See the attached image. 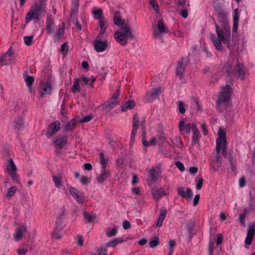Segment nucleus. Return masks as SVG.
Here are the masks:
<instances>
[{
    "mask_svg": "<svg viewBox=\"0 0 255 255\" xmlns=\"http://www.w3.org/2000/svg\"><path fill=\"white\" fill-rule=\"evenodd\" d=\"M219 24L214 22L218 38L213 34L210 35V38L216 49L219 51L223 50L222 42L227 45L228 48L231 46V29L227 17V13L225 12L217 14Z\"/></svg>",
    "mask_w": 255,
    "mask_h": 255,
    "instance_id": "obj_1",
    "label": "nucleus"
},
{
    "mask_svg": "<svg viewBox=\"0 0 255 255\" xmlns=\"http://www.w3.org/2000/svg\"><path fill=\"white\" fill-rule=\"evenodd\" d=\"M46 4L42 1L33 5L25 17L26 23H29L32 20L38 21L41 14L45 11Z\"/></svg>",
    "mask_w": 255,
    "mask_h": 255,
    "instance_id": "obj_2",
    "label": "nucleus"
},
{
    "mask_svg": "<svg viewBox=\"0 0 255 255\" xmlns=\"http://www.w3.org/2000/svg\"><path fill=\"white\" fill-rule=\"evenodd\" d=\"M232 93V89L229 85H226L222 87L218 98L216 101L217 108L220 112H222V106L226 108L231 101V96Z\"/></svg>",
    "mask_w": 255,
    "mask_h": 255,
    "instance_id": "obj_3",
    "label": "nucleus"
},
{
    "mask_svg": "<svg viewBox=\"0 0 255 255\" xmlns=\"http://www.w3.org/2000/svg\"><path fill=\"white\" fill-rule=\"evenodd\" d=\"M114 37L116 40L122 45H125L127 43V39L129 37L131 39L134 38L130 29L128 26L120 27L119 31L115 33Z\"/></svg>",
    "mask_w": 255,
    "mask_h": 255,
    "instance_id": "obj_4",
    "label": "nucleus"
},
{
    "mask_svg": "<svg viewBox=\"0 0 255 255\" xmlns=\"http://www.w3.org/2000/svg\"><path fill=\"white\" fill-rule=\"evenodd\" d=\"M161 167V165L158 164L155 168H152L148 170L147 173H149V179H147V183L149 185H151L152 183L157 182L159 177L162 172Z\"/></svg>",
    "mask_w": 255,
    "mask_h": 255,
    "instance_id": "obj_5",
    "label": "nucleus"
},
{
    "mask_svg": "<svg viewBox=\"0 0 255 255\" xmlns=\"http://www.w3.org/2000/svg\"><path fill=\"white\" fill-rule=\"evenodd\" d=\"M97 19L98 20L99 24L101 28V30L97 36V39H101V35L104 34L107 29V22L103 14V10L101 8H97Z\"/></svg>",
    "mask_w": 255,
    "mask_h": 255,
    "instance_id": "obj_6",
    "label": "nucleus"
},
{
    "mask_svg": "<svg viewBox=\"0 0 255 255\" xmlns=\"http://www.w3.org/2000/svg\"><path fill=\"white\" fill-rule=\"evenodd\" d=\"M120 95V87L116 91L112 97L104 104L102 105L103 108L107 111H110L116 105L119 104L117 101Z\"/></svg>",
    "mask_w": 255,
    "mask_h": 255,
    "instance_id": "obj_7",
    "label": "nucleus"
},
{
    "mask_svg": "<svg viewBox=\"0 0 255 255\" xmlns=\"http://www.w3.org/2000/svg\"><path fill=\"white\" fill-rule=\"evenodd\" d=\"M219 137L216 139V149L218 152L221 150L222 148V143H223L224 150L226 148L227 141L226 139V133L225 131L222 130L221 128L219 129L218 131Z\"/></svg>",
    "mask_w": 255,
    "mask_h": 255,
    "instance_id": "obj_8",
    "label": "nucleus"
},
{
    "mask_svg": "<svg viewBox=\"0 0 255 255\" xmlns=\"http://www.w3.org/2000/svg\"><path fill=\"white\" fill-rule=\"evenodd\" d=\"M68 142V137L67 136L60 134L54 138L53 144L55 148L61 149L67 145Z\"/></svg>",
    "mask_w": 255,
    "mask_h": 255,
    "instance_id": "obj_9",
    "label": "nucleus"
},
{
    "mask_svg": "<svg viewBox=\"0 0 255 255\" xmlns=\"http://www.w3.org/2000/svg\"><path fill=\"white\" fill-rule=\"evenodd\" d=\"M60 126L61 124L58 121H56L50 124L48 127L45 133L47 137L50 138L52 137L60 129Z\"/></svg>",
    "mask_w": 255,
    "mask_h": 255,
    "instance_id": "obj_10",
    "label": "nucleus"
},
{
    "mask_svg": "<svg viewBox=\"0 0 255 255\" xmlns=\"http://www.w3.org/2000/svg\"><path fill=\"white\" fill-rule=\"evenodd\" d=\"M161 93V88H153L148 92L144 97V102L145 103H150L155 98H158V96Z\"/></svg>",
    "mask_w": 255,
    "mask_h": 255,
    "instance_id": "obj_11",
    "label": "nucleus"
},
{
    "mask_svg": "<svg viewBox=\"0 0 255 255\" xmlns=\"http://www.w3.org/2000/svg\"><path fill=\"white\" fill-rule=\"evenodd\" d=\"M139 125V118L138 116L136 114L133 117L132 119V130L131 132L130 135V145L131 146L132 144L135 141V137Z\"/></svg>",
    "mask_w": 255,
    "mask_h": 255,
    "instance_id": "obj_12",
    "label": "nucleus"
},
{
    "mask_svg": "<svg viewBox=\"0 0 255 255\" xmlns=\"http://www.w3.org/2000/svg\"><path fill=\"white\" fill-rule=\"evenodd\" d=\"M246 67L244 65L239 62L238 60L237 63L234 69V72L236 75L240 79L241 81H244L246 78Z\"/></svg>",
    "mask_w": 255,
    "mask_h": 255,
    "instance_id": "obj_13",
    "label": "nucleus"
},
{
    "mask_svg": "<svg viewBox=\"0 0 255 255\" xmlns=\"http://www.w3.org/2000/svg\"><path fill=\"white\" fill-rule=\"evenodd\" d=\"M222 72L229 77L231 82L234 80L232 77H234V70L233 68L232 63L231 61L225 63L222 69Z\"/></svg>",
    "mask_w": 255,
    "mask_h": 255,
    "instance_id": "obj_14",
    "label": "nucleus"
},
{
    "mask_svg": "<svg viewBox=\"0 0 255 255\" xmlns=\"http://www.w3.org/2000/svg\"><path fill=\"white\" fill-rule=\"evenodd\" d=\"M39 92L41 98H44L46 95H50L52 92L51 85L48 83H41Z\"/></svg>",
    "mask_w": 255,
    "mask_h": 255,
    "instance_id": "obj_15",
    "label": "nucleus"
},
{
    "mask_svg": "<svg viewBox=\"0 0 255 255\" xmlns=\"http://www.w3.org/2000/svg\"><path fill=\"white\" fill-rule=\"evenodd\" d=\"M185 59L184 57L181 58L177 62L176 66V75L181 80L183 77V74L185 70L186 63H185Z\"/></svg>",
    "mask_w": 255,
    "mask_h": 255,
    "instance_id": "obj_16",
    "label": "nucleus"
},
{
    "mask_svg": "<svg viewBox=\"0 0 255 255\" xmlns=\"http://www.w3.org/2000/svg\"><path fill=\"white\" fill-rule=\"evenodd\" d=\"M111 175V173L108 168H100V173L97 177L99 183H103Z\"/></svg>",
    "mask_w": 255,
    "mask_h": 255,
    "instance_id": "obj_17",
    "label": "nucleus"
},
{
    "mask_svg": "<svg viewBox=\"0 0 255 255\" xmlns=\"http://www.w3.org/2000/svg\"><path fill=\"white\" fill-rule=\"evenodd\" d=\"M26 226L24 225H20L18 227L16 228L15 230L13 237L15 241L20 240L23 236L24 233L26 232Z\"/></svg>",
    "mask_w": 255,
    "mask_h": 255,
    "instance_id": "obj_18",
    "label": "nucleus"
},
{
    "mask_svg": "<svg viewBox=\"0 0 255 255\" xmlns=\"http://www.w3.org/2000/svg\"><path fill=\"white\" fill-rule=\"evenodd\" d=\"M178 195L182 197L183 198H186L189 200H191L193 197V192L192 190L188 188L186 190V192H185L184 188L183 187H179L177 189Z\"/></svg>",
    "mask_w": 255,
    "mask_h": 255,
    "instance_id": "obj_19",
    "label": "nucleus"
},
{
    "mask_svg": "<svg viewBox=\"0 0 255 255\" xmlns=\"http://www.w3.org/2000/svg\"><path fill=\"white\" fill-rule=\"evenodd\" d=\"M192 126L190 123L185 124L184 120L181 121L179 124V129L181 134H189L192 128Z\"/></svg>",
    "mask_w": 255,
    "mask_h": 255,
    "instance_id": "obj_20",
    "label": "nucleus"
},
{
    "mask_svg": "<svg viewBox=\"0 0 255 255\" xmlns=\"http://www.w3.org/2000/svg\"><path fill=\"white\" fill-rule=\"evenodd\" d=\"M108 41L107 39L101 40L97 39V52H102L106 50L108 47Z\"/></svg>",
    "mask_w": 255,
    "mask_h": 255,
    "instance_id": "obj_21",
    "label": "nucleus"
},
{
    "mask_svg": "<svg viewBox=\"0 0 255 255\" xmlns=\"http://www.w3.org/2000/svg\"><path fill=\"white\" fill-rule=\"evenodd\" d=\"M151 193L153 197L156 200H159L163 196H167V195L162 187L153 189Z\"/></svg>",
    "mask_w": 255,
    "mask_h": 255,
    "instance_id": "obj_22",
    "label": "nucleus"
},
{
    "mask_svg": "<svg viewBox=\"0 0 255 255\" xmlns=\"http://www.w3.org/2000/svg\"><path fill=\"white\" fill-rule=\"evenodd\" d=\"M192 129L193 131V136L192 138V145H195L199 142L200 137V132L197 128L196 125L193 124L192 126Z\"/></svg>",
    "mask_w": 255,
    "mask_h": 255,
    "instance_id": "obj_23",
    "label": "nucleus"
},
{
    "mask_svg": "<svg viewBox=\"0 0 255 255\" xmlns=\"http://www.w3.org/2000/svg\"><path fill=\"white\" fill-rule=\"evenodd\" d=\"M195 224L194 221L190 220L188 222L186 225V229L188 234L189 241H190L194 235V231L195 230Z\"/></svg>",
    "mask_w": 255,
    "mask_h": 255,
    "instance_id": "obj_24",
    "label": "nucleus"
},
{
    "mask_svg": "<svg viewBox=\"0 0 255 255\" xmlns=\"http://www.w3.org/2000/svg\"><path fill=\"white\" fill-rule=\"evenodd\" d=\"M80 0H72L71 4V12L70 16L71 18H75L78 12Z\"/></svg>",
    "mask_w": 255,
    "mask_h": 255,
    "instance_id": "obj_25",
    "label": "nucleus"
},
{
    "mask_svg": "<svg viewBox=\"0 0 255 255\" xmlns=\"http://www.w3.org/2000/svg\"><path fill=\"white\" fill-rule=\"evenodd\" d=\"M46 30L48 34H51L54 30V21L51 17V15H48L47 16L46 21Z\"/></svg>",
    "mask_w": 255,
    "mask_h": 255,
    "instance_id": "obj_26",
    "label": "nucleus"
},
{
    "mask_svg": "<svg viewBox=\"0 0 255 255\" xmlns=\"http://www.w3.org/2000/svg\"><path fill=\"white\" fill-rule=\"evenodd\" d=\"M167 213L166 209L165 207H162L160 210V214L156 222V226L160 227L162 226L163 221L164 220Z\"/></svg>",
    "mask_w": 255,
    "mask_h": 255,
    "instance_id": "obj_27",
    "label": "nucleus"
},
{
    "mask_svg": "<svg viewBox=\"0 0 255 255\" xmlns=\"http://www.w3.org/2000/svg\"><path fill=\"white\" fill-rule=\"evenodd\" d=\"M110 159L108 157H106L104 152H101L99 154V162L101 165L100 168H108Z\"/></svg>",
    "mask_w": 255,
    "mask_h": 255,
    "instance_id": "obj_28",
    "label": "nucleus"
},
{
    "mask_svg": "<svg viewBox=\"0 0 255 255\" xmlns=\"http://www.w3.org/2000/svg\"><path fill=\"white\" fill-rule=\"evenodd\" d=\"M59 219L57 218V221L56 222V226L52 234V237L53 238L60 240L61 239V235L59 233L61 231L62 227H61L60 223H59Z\"/></svg>",
    "mask_w": 255,
    "mask_h": 255,
    "instance_id": "obj_29",
    "label": "nucleus"
},
{
    "mask_svg": "<svg viewBox=\"0 0 255 255\" xmlns=\"http://www.w3.org/2000/svg\"><path fill=\"white\" fill-rule=\"evenodd\" d=\"M135 106V102L133 100L127 101L125 104L122 106L121 110L122 112H126L128 109H132Z\"/></svg>",
    "mask_w": 255,
    "mask_h": 255,
    "instance_id": "obj_30",
    "label": "nucleus"
},
{
    "mask_svg": "<svg viewBox=\"0 0 255 255\" xmlns=\"http://www.w3.org/2000/svg\"><path fill=\"white\" fill-rule=\"evenodd\" d=\"M114 22L116 25L121 26V27H123L124 26H127L125 24L124 21L121 18L120 16V12L118 11H116L114 14Z\"/></svg>",
    "mask_w": 255,
    "mask_h": 255,
    "instance_id": "obj_31",
    "label": "nucleus"
},
{
    "mask_svg": "<svg viewBox=\"0 0 255 255\" xmlns=\"http://www.w3.org/2000/svg\"><path fill=\"white\" fill-rule=\"evenodd\" d=\"M70 194L79 203H83L84 199L78 194V191L73 187L69 188Z\"/></svg>",
    "mask_w": 255,
    "mask_h": 255,
    "instance_id": "obj_32",
    "label": "nucleus"
},
{
    "mask_svg": "<svg viewBox=\"0 0 255 255\" xmlns=\"http://www.w3.org/2000/svg\"><path fill=\"white\" fill-rule=\"evenodd\" d=\"M124 242V240L123 238H115L112 241H110L108 243H107L105 245L106 247H112L114 248L116 247L117 245L120 244Z\"/></svg>",
    "mask_w": 255,
    "mask_h": 255,
    "instance_id": "obj_33",
    "label": "nucleus"
},
{
    "mask_svg": "<svg viewBox=\"0 0 255 255\" xmlns=\"http://www.w3.org/2000/svg\"><path fill=\"white\" fill-rule=\"evenodd\" d=\"M79 79L80 80V81L82 82V85L83 86L87 85L89 84L92 88L94 87L93 83L95 81V78H92V79H91L85 76H83Z\"/></svg>",
    "mask_w": 255,
    "mask_h": 255,
    "instance_id": "obj_34",
    "label": "nucleus"
},
{
    "mask_svg": "<svg viewBox=\"0 0 255 255\" xmlns=\"http://www.w3.org/2000/svg\"><path fill=\"white\" fill-rule=\"evenodd\" d=\"M77 124V120L75 119H73L66 125L65 129L67 131H72L74 129Z\"/></svg>",
    "mask_w": 255,
    "mask_h": 255,
    "instance_id": "obj_35",
    "label": "nucleus"
},
{
    "mask_svg": "<svg viewBox=\"0 0 255 255\" xmlns=\"http://www.w3.org/2000/svg\"><path fill=\"white\" fill-rule=\"evenodd\" d=\"M11 56V53L9 52V49L8 51L0 58V63L2 65H7L8 64L7 58L8 57V60H10Z\"/></svg>",
    "mask_w": 255,
    "mask_h": 255,
    "instance_id": "obj_36",
    "label": "nucleus"
},
{
    "mask_svg": "<svg viewBox=\"0 0 255 255\" xmlns=\"http://www.w3.org/2000/svg\"><path fill=\"white\" fill-rule=\"evenodd\" d=\"M159 245V239L158 236H155L150 238L149 245L150 248H154Z\"/></svg>",
    "mask_w": 255,
    "mask_h": 255,
    "instance_id": "obj_37",
    "label": "nucleus"
},
{
    "mask_svg": "<svg viewBox=\"0 0 255 255\" xmlns=\"http://www.w3.org/2000/svg\"><path fill=\"white\" fill-rule=\"evenodd\" d=\"M8 165L7 167L8 174L12 172H15L17 170V167L13 160L10 159L8 161Z\"/></svg>",
    "mask_w": 255,
    "mask_h": 255,
    "instance_id": "obj_38",
    "label": "nucleus"
},
{
    "mask_svg": "<svg viewBox=\"0 0 255 255\" xmlns=\"http://www.w3.org/2000/svg\"><path fill=\"white\" fill-rule=\"evenodd\" d=\"M52 178L55 187L58 188H60L62 185L61 176L53 175Z\"/></svg>",
    "mask_w": 255,
    "mask_h": 255,
    "instance_id": "obj_39",
    "label": "nucleus"
},
{
    "mask_svg": "<svg viewBox=\"0 0 255 255\" xmlns=\"http://www.w3.org/2000/svg\"><path fill=\"white\" fill-rule=\"evenodd\" d=\"M80 80L78 78H77L75 81L74 82V84L72 88V92L73 93L79 92L80 91Z\"/></svg>",
    "mask_w": 255,
    "mask_h": 255,
    "instance_id": "obj_40",
    "label": "nucleus"
},
{
    "mask_svg": "<svg viewBox=\"0 0 255 255\" xmlns=\"http://www.w3.org/2000/svg\"><path fill=\"white\" fill-rule=\"evenodd\" d=\"M118 227L115 226L112 229H109L106 232V235L108 237H112L116 236L118 233Z\"/></svg>",
    "mask_w": 255,
    "mask_h": 255,
    "instance_id": "obj_41",
    "label": "nucleus"
},
{
    "mask_svg": "<svg viewBox=\"0 0 255 255\" xmlns=\"http://www.w3.org/2000/svg\"><path fill=\"white\" fill-rule=\"evenodd\" d=\"M221 165V163H217L216 162H214L213 161L210 164L211 170H212L214 172L219 170Z\"/></svg>",
    "mask_w": 255,
    "mask_h": 255,
    "instance_id": "obj_42",
    "label": "nucleus"
},
{
    "mask_svg": "<svg viewBox=\"0 0 255 255\" xmlns=\"http://www.w3.org/2000/svg\"><path fill=\"white\" fill-rule=\"evenodd\" d=\"M64 29L59 27L56 33L54 36V39L55 41H59L61 38V36L63 34Z\"/></svg>",
    "mask_w": 255,
    "mask_h": 255,
    "instance_id": "obj_43",
    "label": "nucleus"
},
{
    "mask_svg": "<svg viewBox=\"0 0 255 255\" xmlns=\"http://www.w3.org/2000/svg\"><path fill=\"white\" fill-rule=\"evenodd\" d=\"M248 213V210L247 209L245 208L244 210L243 213L240 214L239 216V221L242 226H244L245 225V219Z\"/></svg>",
    "mask_w": 255,
    "mask_h": 255,
    "instance_id": "obj_44",
    "label": "nucleus"
},
{
    "mask_svg": "<svg viewBox=\"0 0 255 255\" xmlns=\"http://www.w3.org/2000/svg\"><path fill=\"white\" fill-rule=\"evenodd\" d=\"M23 125V119L21 118H18L15 120V128L18 131L22 128Z\"/></svg>",
    "mask_w": 255,
    "mask_h": 255,
    "instance_id": "obj_45",
    "label": "nucleus"
},
{
    "mask_svg": "<svg viewBox=\"0 0 255 255\" xmlns=\"http://www.w3.org/2000/svg\"><path fill=\"white\" fill-rule=\"evenodd\" d=\"M24 80L27 87L30 89L31 88L32 85L34 82V78L32 76H27L25 77Z\"/></svg>",
    "mask_w": 255,
    "mask_h": 255,
    "instance_id": "obj_46",
    "label": "nucleus"
},
{
    "mask_svg": "<svg viewBox=\"0 0 255 255\" xmlns=\"http://www.w3.org/2000/svg\"><path fill=\"white\" fill-rule=\"evenodd\" d=\"M157 27L160 33L166 32L163 19H160L157 23Z\"/></svg>",
    "mask_w": 255,
    "mask_h": 255,
    "instance_id": "obj_47",
    "label": "nucleus"
},
{
    "mask_svg": "<svg viewBox=\"0 0 255 255\" xmlns=\"http://www.w3.org/2000/svg\"><path fill=\"white\" fill-rule=\"evenodd\" d=\"M24 42L27 46H30L33 42V36H25L23 38Z\"/></svg>",
    "mask_w": 255,
    "mask_h": 255,
    "instance_id": "obj_48",
    "label": "nucleus"
},
{
    "mask_svg": "<svg viewBox=\"0 0 255 255\" xmlns=\"http://www.w3.org/2000/svg\"><path fill=\"white\" fill-rule=\"evenodd\" d=\"M83 217L85 220V221L87 223H91L93 221V218L92 217V216L89 214L88 213L86 212H84L83 213Z\"/></svg>",
    "mask_w": 255,
    "mask_h": 255,
    "instance_id": "obj_49",
    "label": "nucleus"
},
{
    "mask_svg": "<svg viewBox=\"0 0 255 255\" xmlns=\"http://www.w3.org/2000/svg\"><path fill=\"white\" fill-rule=\"evenodd\" d=\"M150 4L156 13H159V7L156 0H149Z\"/></svg>",
    "mask_w": 255,
    "mask_h": 255,
    "instance_id": "obj_50",
    "label": "nucleus"
},
{
    "mask_svg": "<svg viewBox=\"0 0 255 255\" xmlns=\"http://www.w3.org/2000/svg\"><path fill=\"white\" fill-rule=\"evenodd\" d=\"M157 140L158 142H159L162 144L165 143V142H168L166 140L164 133L163 132H161L159 133L157 137Z\"/></svg>",
    "mask_w": 255,
    "mask_h": 255,
    "instance_id": "obj_51",
    "label": "nucleus"
},
{
    "mask_svg": "<svg viewBox=\"0 0 255 255\" xmlns=\"http://www.w3.org/2000/svg\"><path fill=\"white\" fill-rule=\"evenodd\" d=\"M68 44L67 42L63 43L61 46L60 51L64 55H66L68 53Z\"/></svg>",
    "mask_w": 255,
    "mask_h": 255,
    "instance_id": "obj_52",
    "label": "nucleus"
},
{
    "mask_svg": "<svg viewBox=\"0 0 255 255\" xmlns=\"http://www.w3.org/2000/svg\"><path fill=\"white\" fill-rule=\"evenodd\" d=\"M16 190V188L15 186H11L8 189L7 194L6 196L8 198L12 197L15 194Z\"/></svg>",
    "mask_w": 255,
    "mask_h": 255,
    "instance_id": "obj_53",
    "label": "nucleus"
},
{
    "mask_svg": "<svg viewBox=\"0 0 255 255\" xmlns=\"http://www.w3.org/2000/svg\"><path fill=\"white\" fill-rule=\"evenodd\" d=\"M178 108L179 112L181 114H184L185 113L186 110L184 108V103L180 101L178 104Z\"/></svg>",
    "mask_w": 255,
    "mask_h": 255,
    "instance_id": "obj_54",
    "label": "nucleus"
},
{
    "mask_svg": "<svg viewBox=\"0 0 255 255\" xmlns=\"http://www.w3.org/2000/svg\"><path fill=\"white\" fill-rule=\"evenodd\" d=\"M255 234V224H253L251 227L250 228L248 231L247 236L252 238H254Z\"/></svg>",
    "mask_w": 255,
    "mask_h": 255,
    "instance_id": "obj_55",
    "label": "nucleus"
},
{
    "mask_svg": "<svg viewBox=\"0 0 255 255\" xmlns=\"http://www.w3.org/2000/svg\"><path fill=\"white\" fill-rule=\"evenodd\" d=\"M92 118L93 117L91 115L86 116L80 120L79 123H85L89 122L92 119Z\"/></svg>",
    "mask_w": 255,
    "mask_h": 255,
    "instance_id": "obj_56",
    "label": "nucleus"
},
{
    "mask_svg": "<svg viewBox=\"0 0 255 255\" xmlns=\"http://www.w3.org/2000/svg\"><path fill=\"white\" fill-rule=\"evenodd\" d=\"M214 9L217 14L226 12L223 6L220 4L215 6L214 7Z\"/></svg>",
    "mask_w": 255,
    "mask_h": 255,
    "instance_id": "obj_57",
    "label": "nucleus"
},
{
    "mask_svg": "<svg viewBox=\"0 0 255 255\" xmlns=\"http://www.w3.org/2000/svg\"><path fill=\"white\" fill-rule=\"evenodd\" d=\"M240 11L238 8L234 10L233 21H239Z\"/></svg>",
    "mask_w": 255,
    "mask_h": 255,
    "instance_id": "obj_58",
    "label": "nucleus"
},
{
    "mask_svg": "<svg viewBox=\"0 0 255 255\" xmlns=\"http://www.w3.org/2000/svg\"><path fill=\"white\" fill-rule=\"evenodd\" d=\"M9 176L12 178L13 181L15 182H19V176L16 173V172H12L9 173Z\"/></svg>",
    "mask_w": 255,
    "mask_h": 255,
    "instance_id": "obj_59",
    "label": "nucleus"
},
{
    "mask_svg": "<svg viewBox=\"0 0 255 255\" xmlns=\"http://www.w3.org/2000/svg\"><path fill=\"white\" fill-rule=\"evenodd\" d=\"M98 251V255H108V251L106 247L100 248Z\"/></svg>",
    "mask_w": 255,
    "mask_h": 255,
    "instance_id": "obj_60",
    "label": "nucleus"
},
{
    "mask_svg": "<svg viewBox=\"0 0 255 255\" xmlns=\"http://www.w3.org/2000/svg\"><path fill=\"white\" fill-rule=\"evenodd\" d=\"M80 182L82 184L86 185L90 182V180L88 177L82 176L81 178Z\"/></svg>",
    "mask_w": 255,
    "mask_h": 255,
    "instance_id": "obj_61",
    "label": "nucleus"
},
{
    "mask_svg": "<svg viewBox=\"0 0 255 255\" xmlns=\"http://www.w3.org/2000/svg\"><path fill=\"white\" fill-rule=\"evenodd\" d=\"M76 239L77 240V243L80 246H82L84 244V239L82 236L77 235Z\"/></svg>",
    "mask_w": 255,
    "mask_h": 255,
    "instance_id": "obj_62",
    "label": "nucleus"
},
{
    "mask_svg": "<svg viewBox=\"0 0 255 255\" xmlns=\"http://www.w3.org/2000/svg\"><path fill=\"white\" fill-rule=\"evenodd\" d=\"M214 244L213 242L209 243V255H213Z\"/></svg>",
    "mask_w": 255,
    "mask_h": 255,
    "instance_id": "obj_63",
    "label": "nucleus"
},
{
    "mask_svg": "<svg viewBox=\"0 0 255 255\" xmlns=\"http://www.w3.org/2000/svg\"><path fill=\"white\" fill-rule=\"evenodd\" d=\"M28 251V249L19 248L17 250L18 255H25Z\"/></svg>",
    "mask_w": 255,
    "mask_h": 255,
    "instance_id": "obj_64",
    "label": "nucleus"
}]
</instances>
